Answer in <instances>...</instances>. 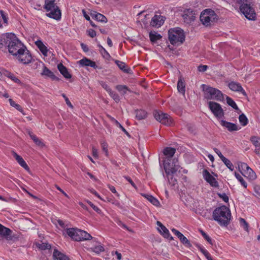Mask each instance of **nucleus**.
Listing matches in <instances>:
<instances>
[{"label":"nucleus","instance_id":"nucleus-1","mask_svg":"<svg viewBox=\"0 0 260 260\" xmlns=\"http://www.w3.org/2000/svg\"><path fill=\"white\" fill-rule=\"evenodd\" d=\"M25 46L13 34H5L0 36V49L6 51L7 49L10 53L15 56Z\"/></svg>","mask_w":260,"mask_h":260},{"label":"nucleus","instance_id":"nucleus-2","mask_svg":"<svg viewBox=\"0 0 260 260\" xmlns=\"http://www.w3.org/2000/svg\"><path fill=\"white\" fill-rule=\"evenodd\" d=\"M231 213L224 205L216 208L213 212V218L221 226H227L231 220Z\"/></svg>","mask_w":260,"mask_h":260},{"label":"nucleus","instance_id":"nucleus-3","mask_svg":"<svg viewBox=\"0 0 260 260\" xmlns=\"http://www.w3.org/2000/svg\"><path fill=\"white\" fill-rule=\"evenodd\" d=\"M164 168L169 184L172 186H174L177 184V180L174 177V174L177 171H180V166L175 164V162H165Z\"/></svg>","mask_w":260,"mask_h":260},{"label":"nucleus","instance_id":"nucleus-4","mask_svg":"<svg viewBox=\"0 0 260 260\" xmlns=\"http://www.w3.org/2000/svg\"><path fill=\"white\" fill-rule=\"evenodd\" d=\"M168 38L173 45L182 44L185 40L183 30L179 27L171 28L168 31Z\"/></svg>","mask_w":260,"mask_h":260},{"label":"nucleus","instance_id":"nucleus-5","mask_svg":"<svg viewBox=\"0 0 260 260\" xmlns=\"http://www.w3.org/2000/svg\"><path fill=\"white\" fill-rule=\"evenodd\" d=\"M204 98L207 100H214L218 101H223V94L221 91L205 84L202 85Z\"/></svg>","mask_w":260,"mask_h":260},{"label":"nucleus","instance_id":"nucleus-6","mask_svg":"<svg viewBox=\"0 0 260 260\" xmlns=\"http://www.w3.org/2000/svg\"><path fill=\"white\" fill-rule=\"evenodd\" d=\"M44 8L49 13L46 15L56 20H59L61 17V12L55 4L54 0H45Z\"/></svg>","mask_w":260,"mask_h":260},{"label":"nucleus","instance_id":"nucleus-7","mask_svg":"<svg viewBox=\"0 0 260 260\" xmlns=\"http://www.w3.org/2000/svg\"><path fill=\"white\" fill-rule=\"evenodd\" d=\"M216 19H217L216 14L210 9L205 10L200 15V20L206 26L210 25Z\"/></svg>","mask_w":260,"mask_h":260},{"label":"nucleus","instance_id":"nucleus-8","mask_svg":"<svg viewBox=\"0 0 260 260\" xmlns=\"http://www.w3.org/2000/svg\"><path fill=\"white\" fill-rule=\"evenodd\" d=\"M154 116L156 120L165 125L171 126L174 123L173 119L168 114L160 111H155L154 112Z\"/></svg>","mask_w":260,"mask_h":260},{"label":"nucleus","instance_id":"nucleus-9","mask_svg":"<svg viewBox=\"0 0 260 260\" xmlns=\"http://www.w3.org/2000/svg\"><path fill=\"white\" fill-rule=\"evenodd\" d=\"M241 12L249 20H255L256 19V13L254 9L249 4H242L240 7Z\"/></svg>","mask_w":260,"mask_h":260},{"label":"nucleus","instance_id":"nucleus-10","mask_svg":"<svg viewBox=\"0 0 260 260\" xmlns=\"http://www.w3.org/2000/svg\"><path fill=\"white\" fill-rule=\"evenodd\" d=\"M15 56L20 62L25 64L29 63L32 60L31 55L26 47Z\"/></svg>","mask_w":260,"mask_h":260},{"label":"nucleus","instance_id":"nucleus-11","mask_svg":"<svg viewBox=\"0 0 260 260\" xmlns=\"http://www.w3.org/2000/svg\"><path fill=\"white\" fill-rule=\"evenodd\" d=\"M209 107L214 115L220 118L223 115V110L219 104L214 102H209Z\"/></svg>","mask_w":260,"mask_h":260},{"label":"nucleus","instance_id":"nucleus-12","mask_svg":"<svg viewBox=\"0 0 260 260\" xmlns=\"http://www.w3.org/2000/svg\"><path fill=\"white\" fill-rule=\"evenodd\" d=\"M203 176L204 179L213 187H218V183L216 179L212 176L209 171L206 169L204 170L203 172Z\"/></svg>","mask_w":260,"mask_h":260},{"label":"nucleus","instance_id":"nucleus-13","mask_svg":"<svg viewBox=\"0 0 260 260\" xmlns=\"http://www.w3.org/2000/svg\"><path fill=\"white\" fill-rule=\"evenodd\" d=\"M194 13L190 9H186L184 11L182 17L185 22L190 23L194 19Z\"/></svg>","mask_w":260,"mask_h":260},{"label":"nucleus","instance_id":"nucleus-14","mask_svg":"<svg viewBox=\"0 0 260 260\" xmlns=\"http://www.w3.org/2000/svg\"><path fill=\"white\" fill-rule=\"evenodd\" d=\"M164 18L162 16L155 15L151 19L150 24L152 26L159 27L164 22Z\"/></svg>","mask_w":260,"mask_h":260},{"label":"nucleus","instance_id":"nucleus-15","mask_svg":"<svg viewBox=\"0 0 260 260\" xmlns=\"http://www.w3.org/2000/svg\"><path fill=\"white\" fill-rule=\"evenodd\" d=\"M76 237V241L88 240L92 238V236L84 231L79 230Z\"/></svg>","mask_w":260,"mask_h":260},{"label":"nucleus","instance_id":"nucleus-16","mask_svg":"<svg viewBox=\"0 0 260 260\" xmlns=\"http://www.w3.org/2000/svg\"><path fill=\"white\" fill-rule=\"evenodd\" d=\"M229 87L233 91L240 92L243 95H246L245 90L241 85L237 82H231L229 84Z\"/></svg>","mask_w":260,"mask_h":260},{"label":"nucleus","instance_id":"nucleus-17","mask_svg":"<svg viewBox=\"0 0 260 260\" xmlns=\"http://www.w3.org/2000/svg\"><path fill=\"white\" fill-rule=\"evenodd\" d=\"M176 152V149L172 147H166L164 149L163 153L164 155L168 156V158L166 160H165L164 162H171V159L173 156L174 155L175 153Z\"/></svg>","mask_w":260,"mask_h":260},{"label":"nucleus","instance_id":"nucleus-18","mask_svg":"<svg viewBox=\"0 0 260 260\" xmlns=\"http://www.w3.org/2000/svg\"><path fill=\"white\" fill-rule=\"evenodd\" d=\"M12 230L10 229L6 228L0 223V235L5 237L7 240H11L12 239L11 237L10 236Z\"/></svg>","mask_w":260,"mask_h":260},{"label":"nucleus","instance_id":"nucleus-19","mask_svg":"<svg viewBox=\"0 0 260 260\" xmlns=\"http://www.w3.org/2000/svg\"><path fill=\"white\" fill-rule=\"evenodd\" d=\"M52 257L53 260H70L66 255L59 251L56 248L54 249Z\"/></svg>","mask_w":260,"mask_h":260},{"label":"nucleus","instance_id":"nucleus-20","mask_svg":"<svg viewBox=\"0 0 260 260\" xmlns=\"http://www.w3.org/2000/svg\"><path fill=\"white\" fill-rule=\"evenodd\" d=\"M79 63L82 66H89L94 69H96L97 68V66L94 61H93L86 57H84L80 60L79 61Z\"/></svg>","mask_w":260,"mask_h":260},{"label":"nucleus","instance_id":"nucleus-21","mask_svg":"<svg viewBox=\"0 0 260 260\" xmlns=\"http://www.w3.org/2000/svg\"><path fill=\"white\" fill-rule=\"evenodd\" d=\"M92 18L96 20L101 22L106 23L107 22V19L106 17L103 14L101 13H99L95 11H93L90 14Z\"/></svg>","mask_w":260,"mask_h":260},{"label":"nucleus","instance_id":"nucleus-22","mask_svg":"<svg viewBox=\"0 0 260 260\" xmlns=\"http://www.w3.org/2000/svg\"><path fill=\"white\" fill-rule=\"evenodd\" d=\"M13 155L16 160L22 167H23L26 170H29V168L28 166L21 156L19 155L14 151L13 152Z\"/></svg>","mask_w":260,"mask_h":260},{"label":"nucleus","instance_id":"nucleus-23","mask_svg":"<svg viewBox=\"0 0 260 260\" xmlns=\"http://www.w3.org/2000/svg\"><path fill=\"white\" fill-rule=\"evenodd\" d=\"M57 68L59 71L60 73L66 78L70 79L72 76L71 74L68 72L67 68L64 67L62 63H59L57 66Z\"/></svg>","mask_w":260,"mask_h":260},{"label":"nucleus","instance_id":"nucleus-24","mask_svg":"<svg viewBox=\"0 0 260 260\" xmlns=\"http://www.w3.org/2000/svg\"><path fill=\"white\" fill-rule=\"evenodd\" d=\"M161 235L165 238L168 239L170 240L173 239V237L170 235L169 230L164 225H162L160 228L158 229Z\"/></svg>","mask_w":260,"mask_h":260},{"label":"nucleus","instance_id":"nucleus-25","mask_svg":"<svg viewBox=\"0 0 260 260\" xmlns=\"http://www.w3.org/2000/svg\"><path fill=\"white\" fill-rule=\"evenodd\" d=\"M220 124L223 127L227 128L228 130H237L238 129L236 124L224 120H221L220 121Z\"/></svg>","mask_w":260,"mask_h":260},{"label":"nucleus","instance_id":"nucleus-26","mask_svg":"<svg viewBox=\"0 0 260 260\" xmlns=\"http://www.w3.org/2000/svg\"><path fill=\"white\" fill-rule=\"evenodd\" d=\"M115 63L117 65L119 68L125 73H131V70L130 68H126V64L124 62L118 60L114 61Z\"/></svg>","mask_w":260,"mask_h":260},{"label":"nucleus","instance_id":"nucleus-27","mask_svg":"<svg viewBox=\"0 0 260 260\" xmlns=\"http://www.w3.org/2000/svg\"><path fill=\"white\" fill-rule=\"evenodd\" d=\"M35 44L40 49L42 53L44 55L47 56L48 49L47 47L44 45L43 42L41 40H38L35 42Z\"/></svg>","mask_w":260,"mask_h":260},{"label":"nucleus","instance_id":"nucleus-28","mask_svg":"<svg viewBox=\"0 0 260 260\" xmlns=\"http://www.w3.org/2000/svg\"><path fill=\"white\" fill-rule=\"evenodd\" d=\"M28 134L31 138V139L33 140V141L35 143V144L40 146L41 147H43L44 146V143L41 141V140L39 139L36 135H35L32 131H28Z\"/></svg>","mask_w":260,"mask_h":260},{"label":"nucleus","instance_id":"nucleus-29","mask_svg":"<svg viewBox=\"0 0 260 260\" xmlns=\"http://www.w3.org/2000/svg\"><path fill=\"white\" fill-rule=\"evenodd\" d=\"M143 196L147 199L153 205L158 207L160 205L159 202L155 198L151 195L144 194Z\"/></svg>","mask_w":260,"mask_h":260},{"label":"nucleus","instance_id":"nucleus-30","mask_svg":"<svg viewBox=\"0 0 260 260\" xmlns=\"http://www.w3.org/2000/svg\"><path fill=\"white\" fill-rule=\"evenodd\" d=\"M42 75L50 77L53 80L57 79L56 76L54 75L53 73L49 70L47 67H44L43 72L41 73Z\"/></svg>","mask_w":260,"mask_h":260},{"label":"nucleus","instance_id":"nucleus-31","mask_svg":"<svg viewBox=\"0 0 260 260\" xmlns=\"http://www.w3.org/2000/svg\"><path fill=\"white\" fill-rule=\"evenodd\" d=\"M79 229L75 228H70L67 229V234L72 239L76 241V237L77 236V233Z\"/></svg>","mask_w":260,"mask_h":260},{"label":"nucleus","instance_id":"nucleus-32","mask_svg":"<svg viewBox=\"0 0 260 260\" xmlns=\"http://www.w3.org/2000/svg\"><path fill=\"white\" fill-rule=\"evenodd\" d=\"M136 117L139 120L145 119L147 117V112L143 110H137L135 111Z\"/></svg>","mask_w":260,"mask_h":260},{"label":"nucleus","instance_id":"nucleus-33","mask_svg":"<svg viewBox=\"0 0 260 260\" xmlns=\"http://www.w3.org/2000/svg\"><path fill=\"white\" fill-rule=\"evenodd\" d=\"M250 141L253 145L256 148H260V138L256 136H252L250 138Z\"/></svg>","mask_w":260,"mask_h":260},{"label":"nucleus","instance_id":"nucleus-34","mask_svg":"<svg viewBox=\"0 0 260 260\" xmlns=\"http://www.w3.org/2000/svg\"><path fill=\"white\" fill-rule=\"evenodd\" d=\"M179 239L180 242L186 247L190 248L192 247V245L190 243L189 241L183 235Z\"/></svg>","mask_w":260,"mask_h":260},{"label":"nucleus","instance_id":"nucleus-35","mask_svg":"<svg viewBox=\"0 0 260 260\" xmlns=\"http://www.w3.org/2000/svg\"><path fill=\"white\" fill-rule=\"evenodd\" d=\"M226 103L229 106H231L233 109H234L236 110H239V108H238L237 104H236V103L233 101V100L232 98H231L229 96H226Z\"/></svg>","mask_w":260,"mask_h":260},{"label":"nucleus","instance_id":"nucleus-36","mask_svg":"<svg viewBox=\"0 0 260 260\" xmlns=\"http://www.w3.org/2000/svg\"><path fill=\"white\" fill-rule=\"evenodd\" d=\"M149 38L151 42H155L161 38V36L156 32H150L149 34Z\"/></svg>","mask_w":260,"mask_h":260},{"label":"nucleus","instance_id":"nucleus-37","mask_svg":"<svg viewBox=\"0 0 260 260\" xmlns=\"http://www.w3.org/2000/svg\"><path fill=\"white\" fill-rule=\"evenodd\" d=\"M177 89L179 92L181 93H184L185 92V85L181 78L178 81Z\"/></svg>","mask_w":260,"mask_h":260},{"label":"nucleus","instance_id":"nucleus-38","mask_svg":"<svg viewBox=\"0 0 260 260\" xmlns=\"http://www.w3.org/2000/svg\"><path fill=\"white\" fill-rule=\"evenodd\" d=\"M36 246L41 250L50 249L51 248V245L48 243L41 242V243H37Z\"/></svg>","mask_w":260,"mask_h":260},{"label":"nucleus","instance_id":"nucleus-39","mask_svg":"<svg viewBox=\"0 0 260 260\" xmlns=\"http://www.w3.org/2000/svg\"><path fill=\"white\" fill-rule=\"evenodd\" d=\"M116 89L119 92H121L123 95L125 94L127 91L129 89L126 85H118L116 86Z\"/></svg>","mask_w":260,"mask_h":260},{"label":"nucleus","instance_id":"nucleus-40","mask_svg":"<svg viewBox=\"0 0 260 260\" xmlns=\"http://www.w3.org/2000/svg\"><path fill=\"white\" fill-rule=\"evenodd\" d=\"M198 249L201 251V252L205 255L206 258L208 259L211 256L210 254L206 250L203 246L200 244H196Z\"/></svg>","mask_w":260,"mask_h":260},{"label":"nucleus","instance_id":"nucleus-41","mask_svg":"<svg viewBox=\"0 0 260 260\" xmlns=\"http://www.w3.org/2000/svg\"><path fill=\"white\" fill-rule=\"evenodd\" d=\"M235 176L237 180L241 183V185L246 188L247 186V184L243 177L237 172H235Z\"/></svg>","mask_w":260,"mask_h":260},{"label":"nucleus","instance_id":"nucleus-42","mask_svg":"<svg viewBox=\"0 0 260 260\" xmlns=\"http://www.w3.org/2000/svg\"><path fill=\"white\" fill-rule=\"evenodd\" d=\"M90 250L97 254H99L100 252L104 251L105 249L102 245H98L90 248Z\"/></svg>","mask_w":260,"mask_h":260},{"label":"nucleus","instance_id":"nucleus-43","mask_svg":"<svg viewBox=\"0 0 260 260\" xmlns=\"http://www.w3.org/2000/svg\"><path fill=\"white\" fill-rule=\"evenodd\" d=\"M239 120L241 124L245 126L247 124L248 119L244 114H241L239 115Z\"/></svg>","mask_w":260,"mask_h":260},{"label":"nucleus","instance_id":"nucleus-44","mask_svg":"<svg viewBox=\"0 0 260 260\" xmlns=\"http://www.w3.org/2000/svg\"><path fill=\"white\" fill-rule=\"evenodd\" d=\"M222 161L231 171H233L234 170V167L229 159L225 157Z\"/></svg>","mask_w":260,"mask_h":260},{"label":"nucleus","instance_id":"nucleus-45","mask_svg":"<svg viewBox=\"0 0 260 260\" xmlns=\"http://www.w3.org/2000/svg\"><path fill=\"white\" fill-rule=\"evenodd\" d=\"M246 173L248 175V177L250 180H254L256 178L255 173L251 168L246 171Z\"/></svg>","mask_w":260,"mask_h":260},{"label":"nucleus","instance_id":"nucleus-46","mask_svg":"<svg viewBox=\"0 0 260 260\" xmlns=\"http://www.w3.org/2000/svg\"><path fill=\"white\" fill-rule=\"evenodd\" d=\"M6 76L9 78L10 79H11L12 81H14L15 83L18 84L21 83L20 80L16 77H15L12 73L10 72H7L6 74Z\"/></svg>","mask_w":260,"mask_h":260},{"label":"nucleus","instance_id":"nucleus-47","mask_svg":"<svg viewBox=\"0 0 260 260\" xmlns=\"http://www.w3.org/2000/svg\"><path fill=\"white\" fill-rule=\"evenodd\" d=\"M98 46L100 48V51L103 56L105 58H108L110 57V55L106 49L101 45H98Z\"/></svg>","mask_w":260,"mask_h":260},{"label":"nucleus","instance_id":"nucleus-48","mask_svg":"<svg viewBox=\"0 0 260 260\" xmlns=\"http://www.w3.org/2000/svg\"><path fill=\"white\" fill-rule=\"evenodd\" d=\"M9 101L11 106L15 107L19 111L21 112H22V108L19 105L16 104L15 102L11 99H10Z\"/></svg>","mask_w":260,"mask_h":260},{"label":"nucleus","instance_id":"nucleus-49","mask_svg":"<svg viewBox=\"0 0 260 260\" xmlns=\"http://www.w3.org/2000/svg\"><path fill=\"white\" fill-rule=\"evenodd\" d=\"M109 94L110 96L116 102L118 103L120 101V98L118 94L115 92L111 90Z\"/></svg>","mask_w":260,"mask_h":260},{"label":"nucleus","instance_id":"nucleus-50","mask_svg":"<svg viewBox=\"0 0 260 260\" xmlns=\"http://www.w3.org/2000/svg\"><path fill=\"white\" fill-rule=\"evenodd\" d=\"M239 220L241 226H242L246 231L248 232V223L246 221L242 218H240Z\"/></svg>","mask_w":260,"mask_h":260},{"label":"nucleus","instance_id":"nucleus-51","mask_svg":"<svg viewBox=\"0 0 260 260\" xmlns=\"http://www.w3.org/2000/svg\"><path fill=\"white\" fill-rule=\"evenodd\" d=\"M101 144L102 146V148L103 151L105 153L106 156L108 155V144L104 141L102 140L101 141Z\"/></svg>","mask_w":260,"mask_h":260},{"label":"nucleus","instance_id":"nucleus-52","mask_svg":"<svg viewBox=\"0 0 260 260\" xmlns=\"http://www.w3.org/2000/svg\"><path fill=\"white\" fill-rule=\"evenodd\" d=\"M200 232L204 239H206L210 244L213 245L212 239L203 230H200Z\"/></svg>","mask_w":260,"mask_h":260},{"label":"nucleus","instance_id":"nucleus-53","mask_svg":"<svg viewBox=\"0 0 260 260\" xmlns=\"http://www.w3.org/2000/svg\"><path fill=\"white\" fill-rule=\"evenodd\" d=\"M218 196L225 203H228L229 202V197L225 193H218Z\"/></svg>","mask_w":260,"mask_h":260},{"label":"nucleus","instance_id":"nucleus-54","mask_svg":"<svg viewBox=\"0 0 260 260\" xmlns=\"http://www.w3.org/2000/svg\"><path fill=\"white\" fill-rule=\"evenodd\" d=\"M87 203L95 211L98 213H101V210L97 206H95L91 202L88 201Z\"/></svg>","mask_w":260,"mask_h":260},{"label":"nucleus","instance_id":"nucleus-55","mask_svg":"<svg viewBox=\"0 0 260 260\" xmlns=\"http://www.w3.org/2000/svg\"><path fill=\"white\" fill-rule=\"evenodd\" d=\"M239 168H241L244 171H247L249 168H250L247 164L244 162H241L240 165H239Z\"/></svg>","mask_w":260,"mask_h":260},{"label":"nucleus","instance_id":"nucleus-56","mask_svg":"<svg viewBox=\"0 0 260 260\" xmlns=\"http://www.w3.org/2000/svg\"><path fill=\"white\" fill-rule=\"evenodd\" d=\"M62 96L63 97V98L65 100V101H66V103L67 104V105L69 106L70 107L73 108V106L72 105V104H71V103L70 102V101H69V99L68 98V97L66 96V95L63 93L62 94Z\"/></svg>","mask_w":260,"mask_h":260},{"label":"nucleus","instance_id":"nucleus-57","mask_svg":"<svg viewBox=\"0 0 260 260\" xmlns=\"http://www.w3.org/2000/svg\"><path fill=\"white\" fill-rule=\"evenodd\" d=\"M215 153L218 155L221 160L225 158V157L222 154L221 152L217 148H214L213 149Z\"/></svg>","mask_w":260,"mask_h":260},{"label":"nucleus","instance_id":"nucleus-58","mask_svg":"<svg viewBox=\"0 0 260 260\" xmlns=\"http://www.w3.org/2000/svg\"><path fill=\"white\" fill-rule=\"evenodd\" d=\"M198 69L199 72H204L207 70L208 66L207 65H200Z\"/></svg>","mask_w":260,"mask_h":260},{"label":"nucleus","instance_id":"nucleus-59","mask_svg":"<svg viewBox=\"0 0 260 260\" xmlns=\"http://www.w3.org/2000/svg\"><path fill=\"white\" fill-rule=\"evenodd\" d=\"M124 177L135 188H137L136 184L129 177L124 176Z\"/></svg>","mask_w":260,"mask_h":260},{"label":"nucleus","instance_id":"nucleus-60","mask_svg":"<svg viewBox=\"0 0 260 260\" xmlns=\"http://www.w3.org/2000/svg\"><path fill=\"white\" fill-rule=\"evenodd\" d=\"M87 32L88 36H89L91 38H94L96 36V32L93 29H89L87 30Z\"/></svg>","mask_w":260,"mask_h":260},{"label":"nucleus","instance_id":"nucleus-61","mask_svg":"<svg viewBox=\"0 0 260 260\" xmlns=\"http://www.w3.org/2000/svg\"><path fill=\"white\" fill-rule=\"evenodd\" d=\"M171 231L178 238H180V237L183 235L181 233L174 228L172 229Z\"/></svg>","mask_w":260,"mask_h":260},{"label":"nucleus","instance_id":"nucleus-62","mask_svg":"<svg viewBox=\"0 0 260 260\" xmlns=\"http://www.w3.org/2000/svg\"><path fill=\"white\" fill-rule=\"evenodd\" d=\"M108 188L111 192L115 193L117 197L119 196V193L116 191L115 188L113 186L109 185Z\"/></svg>","mask_w":260,"mask_h":260},{"label":"nucleus","instance_id":"nucleus-63","mask_svg":"<svg viewBox=\"0 0 260 260\" xmlns=\"http://www.w3.org/2000/svg\"><path fill=\"white\" fill-rule=\"evenodd\" d=\"M101 85L108 93H109L112 90L109 86L105 83H102Z\"/></svg>","mask_w":260,"mask_h":260},{"label":"nucleus","instance_id":"nucleus-64","mask_svg":"<svg viewBox=\"0 0 260 260\" xmlns=\"http://www.w3.org/2000/svg\"><path fill=\"white\" fill-rule=\"evenodd\" d=\"M92 155L94 157H98V150L94 147H92Z\"/></svg>","mask_w":260,"mask_h":260}]
</instances>
